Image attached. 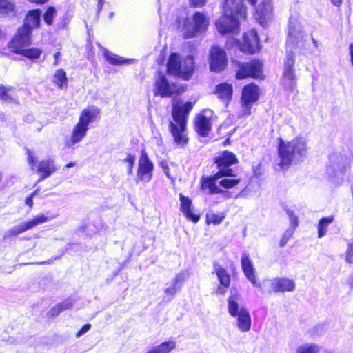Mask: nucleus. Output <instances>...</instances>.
<instances>
[{
    "label": "nucleus",
    "instance_id": "9",
    "mask_svg": "<svg viewBox=\"0 0 353 353\" xmlns=\"http://www.w3.org/2000/svg\"><path fill=\"white\" fill-rule=\"evenodd\" d=\"M259 88L256 85L249 84L243 88L241 96V114L243 116L251 114L252 105L259 99Z\"/></svg>",
    "mask_w": 353,
    "mask_h": 353
},
{
    "label": "nucleus",
    "instance_id": "25",
    "mask_svg": "<svg viewBox=\"0 0 353 353\" xmlns=\"http://www.w3.org/2000/svg\"><path fill=\"white\" fill-rule=\"evenodd\" d=\"M241 296L239 293L231 292L228 299V310L231 316H236L242 309H247L245 306L241 304Z\"/></svg>",
    "mask_w": 353,
    "mask_h": 353
},
{
    "label": "nucleus",
    "instance_id": "7",
    "mask_svg": "<svg viewBox=\"0 0 353 353\" xmlns=\"http://www.w3.org/2000/svg\"><path fill=\"white\" fill-rule=\"evenodd\" d=\"M304 43L305 35L302 26L296 19L290 18L287 38V52H292V48H302L304 46Z\"/></svg>",
    "mask_w": 353,
    "mask_h": 353
},
{
    "label": "nucleus",
    "instance_id": "50",
    "mask_svg": "<svg viewBox=\"0 0 353 353\" xmlns=\"http://www.w3.org/2000/svg\"><path fill=\"white\" fill-rule=\"evenodd\" d=\"M160 166L162 168L166 176L174 181V179L171 176L170 174V168L168 162L166 161H161L160 162Z\"/></svg>",
    "mask_w": 353,
    "mask_h": 353
},
{
    "label": "nucleus",
    "instance_id": "61",
    "mask_svg": "<svg viewBox=\"0 0 353 353\" xmlns=\"http://www.w3.org/2000/svg\"><path fill=\"white\" fill-rule=\"evenodd\" d=\"M75 164L76 163L74 162H70L67 165H65V168H70L74 167L75 165Z\"/></svg>",
    "mask_w": 353,
    "mask_h": 353
},
{
    "label": "nucleus",
    "instance_id": "24",
    "mask_svg": "<svg viewBox=\"0 0 353 353\" xmlns=\"http://www.w3.org/2000/svg\"><path fill=\"white\" fill-rule=\"evenodd\" d=\"M236 326L241 332H248L250 330L252 319L249 311L247 309H242L236 316Z\"/></svg>",
    "mask_w": 353,
    "mask_h": 353
},
{
    "label": "nucleus",
    "instance_id": "55",
    "mask_svg": "<svg viewBox=\"0 0 353 353\" xmlns=\"http://www.w3.org/2000/svg\"><path fill=\"white\" fill-rule=\"evenodd\" d=\"M60 55H61V54L59 52H57L54 54V65H57L59 64V59Z\"/></svg>",
    "mask_w": 353,
    "mask_h": 353
},
{
    "label": "nucleus",
    "instance_id": "34",
    "mask_svg": "<svg viewBox=\"0 0 353 353\" xmlns=\"http://www.w3.org/2000/svg\"><path fill=\"white\" fill-rule=\"evenodd\" d=\"M256 287L259 288L263 294L277 293L276 278L264 279L261 283H258Z\"/></svg>",
    "mask_w": 353,
    "mask_h": 353
},
{
    "label": "nucleus",
    "instance_id": "21",
    "mask_svg": "<svg viewBox=\"0 0 353 353\" xmlns=\"http://www.w3.org/2000/svg\"><path fill=\"white\" fill-rule=\"evenodd\" d=\"M41 14V12L39 9L28 11L25 17L23 25L21 28L32 33L33 30L40 26Z\"/></svg>",
    "mask_w": 353,
    "mask_h": 353
},
{
    "label": "nucleus",
    "instance_id": "26",
    "mask_svg": "<svg viewBox=\"0 0 353 353\" xmlns=\"http://www.w3.org/2000/svg\"><path fill=\"white\" fill-rule=\"evenodd\" d=\"M181 201L180 210L185 216L188 219L196 223L199 219V216L194 213V210L192 206V201L188 196H185L183 194H179Z\"/></svg>",
    "mask_w": 353,
    "mask_h": 353
},
{
    "label": "nucleus",
    "instance_id": "3",
    "mask_svg": "<svg viewBox=\"0 0 353 353\" xmlns=\"http://www.w3.org/2000/svg\"><path fill=\"white\" fill-rule=\"evenodd\" d=\"M240 182V179L231 171L230 175L218 172L213 176L204 179L201 183V189L208 194H223L225 198H230L231 194L223 191L220 187L225 189L236 186Z\"/></svg>",
    "mask_w": 353,
    "mask_h": 353
},
{
    "label": "nucleus",
    "instance_id": "39",
    "mask_svg": "<svg viewBox=\"0 0 353 353\" xmlns=\"http://www.w3.org/2000/svg\"><path fill=\"white\" fill-rule=\"evenodd\" d=\"M321 347L315 343H305L299 345L296 353H319Z\"/></svg>",
    "mask_w": 353,
    "mask_h": 353
},
{
    "label": "nucleus",
    "instance_id": "4",
    "mask_svg": "<svg viewBox=\"0 0 353 353\" xmlns=\"http://www.w3.org/2000/svg\"><path fill=\"white\" fill-rule=\"evenodd\" d=\"M208 25V19L201 12H196L191 17L179 18L177 21V28L184 38H192L203 33Z\"/></svg>",
    "mask_w": 353,
    "mask_h": 353
},
{
    "label": "nucleus",
    "instance_id": "12",
    "mask_svg": "<svg viewBox=\"0 0 353 353\" xmlns=\"http://www.w3.org/2000/svg\"><path fill=\"white\" fill-rule=\"evenodd\" d=\"M210 70L219 73L227 66L228 59L225 51L218 46H213L210 52Z\"/></svg>",
    "mask_w": 353,
    "mask_h": 353
},
{
    "label": "nucleus",
    "instance_id": "44",
    "mask_svg": "<svg viewBox=\"0 0 353 353\" xmlns=\"http://www.w3.org/2000/svg\"><path fill=\"white\" fill-rule=\"evenodd\" d=\"M12 88L11 87H6L4 85H0V98L1 100L5 101H12L13 97L10 94V92L12 91Z\"/></svg>",
    "mask_w": 353,
    "mask_h": 353
},
{
    "label": "nucleus",
    "instance_id": "57",
    "mask_svg": "<svg viewBox=\"0 0 353 353\" xmlns=\"http://www.w3.org/2000/svg\"><path fill=\"white\" fill-rule=\"evenodd\" d=\"M32 3L43 4L48 1V0H28Z\"/></svg>",
    "mask_w": 353,
    "mask_h": 353
},
{
    "label": "nucleus",
    "instance_id": "54",
    "mask_svg": "<svg viewBox=\"0 0 353 353\" xmlns=\"http://www.w3.org/2000/svg\"><path fill=\"white\" fill-rule=\"evenodd\" d=\"M190 3L194 7H201L206 3V0H190Z\"/></svg>",
    "mask_w": 353,
    "mask_h": 353
},
{
    "label": "nucleus",
    "instance_id": "35",
    "mask_svg": "<svg viewBox=\"0 0 353 353\" xmlns=\"http://www.w3.org/2000/svg\"><path fill=\"white\" fill-rule=\"evenodd\" d=\"M176 347V342L174 341L170 340L153 347L146 353H170L172 350H174Z\"/></svg>",
    "mask_w": 353,
    "mask_h": 353
},
{
    "label": "nucleus",
    "instance_id": "47",
    "mask_svg": "<svg viewBox=\"0 0 353 353\" xmlns=\"http://www.w3.org/2000/svg\"><path fill=\"white\" fill-rule=\"evenodd\" d=\"M286 213L290 218V225L292 228L291 230L294 231L295 228L299 225L298 217L290 210H287Z\"/></svg>",
    "mask_w": 353,
    "mask_h": 353
},
{
    "label": "nucleus",
    "instance_id": "37",
    "mask_svg": "<svg viewBox=\"0 0 353 353\" xmlns=\"http://www.w3.org/2000/svg\"><path fill=\"white\" fill-rule=\"evenodd\" d=\"M104 56L106 60L108 61V63L112 65H117L123 64H129L134 62L133 59H124L120 56L112 53L111 52L107 50L104 51Z\"/></svg>",
    "mask_w": 353,
    "mask_h": 353
},
{
    "label": "nucleus",
    "instance_id": "22",
    "mask_svg": "<svg viewBox=\"0 0 353 353\" xmlns=\"http://www.w3.org/2000/svg\"><path fill=\"white\" fill-rule=\"evenodd\" d=\"M99 112V109L97 107L84 108L80 113L77 123L89 129V125L96 120Z\"/></svg>",
    "mask_w": 353,
    "mask_h": 353
},
{
    "label": "nucleus",
    "instance_id": "19",
    "mask_svg": "<svg viewBox=\"0 0 353 353\" xmlns=\"http://www.w3.org/2000/svg\"><path fill=\"white\" fill-rule=\"evenodd\" d=\"M216 163L219 168L218 172L230 175L231 171H233L230 166L238 162L235 154L229 151H224L219 157L216 159Z\"/></svg>",
    "mask_w": 353,
    "mask_h": 353
},
{
    "label": "nucleus",
    "instance_id": "64",
    "mask_svg": "<svg viewBox=\"0 0 353 353\" xmlns=\"http://www.w3.org/2000/svg\"><path fill=\"white\" fill-rule=\"evenodd\" d=\"M37 194V191L36 190V191H34L33 192H32L29 196L33 199Z\"/></svg>",
    "mask_w": 353,
    "mask_h": 353
},
{
    "label": "nucleus",
    "instance_id": "2",
    "mask_svg": "<svg viewBox=\"0 0 353 353\" xmlns=\"http://www.w3.org/2000/svg\"><path fill=\"white\" fill-rule=\"evenodd\" d=\"M193 103L189 101L181 104L178 99L172 101V114L176 124L170 123L169 127L174 137V141L179 145H183L187 142V138L183 134L185 127L186 118L193 107Z\"/></svg>",
    "mask_w": 353,
    "mask_h": 353
},
{
    "label": "nucleus",
    "instance_id": "56",
    "mask_svg": "<svg viewBox=\"0 0 353 353\" xmlns=\"http://www.w3.org/2000/svg\"><path fill=\"white\" fill-rule=\"evenodd\" d=\"M26 204L27 205H28L29 207H30V208L32 207V205H33V199L30 197V196L27 197L26 199Z\"/></svg>",
    "mask_w": 353,
    "mask_h": 353
},
{
    "label": "nucleus",
    "instance_id": "52",
    "mask_svg": "<svg viewBox=\"0 0 353 353\" xmlns=\"http://www.w3.org/2000/svg\"><path fill=\"white\" fill-rule=\"evenodd\" d=\"M91 327V325L90 324L85 325L76 334L77 337H80L82 335H83L85 333H86Z\"/></svg>",
    "mask_w": 353,
    "mask_h": 353
},
{
    "label": "nucleus",
    "instance_id": "31",
    "mask_svg": "<svg viewBox=\"0 0 353 353\" xmlns=\"http://www.w3.org/2000/svg\"><path fill=\"white\" fill-rule=\"evenodd\" d=\"M272 6L270 3L263 4L261 8L258 9L255 14V18L261 26H265L267 21L270 19Z\"/></svg>",
    "mask_w": 353,
    "mask_h": 353
},
{
    "label": "nucleus",
    "instance_id": "29",
    "mask_svg": "<svg viewBox=\"0 0 353 353\" xmlns=\"http://www.w3.org/2000/svg\"><path fill=\"white\" fill-rule=\"evenodd\" d=\"M213 272L216 274L221 285L229 287L230 285V276L227 270L217 262L213 264Z\"/></svg>",
    "mask_w": 353,
    "mask_h": 353
},
{
    "label": "nucleus",
    "instance_id": "59",
    "mask_svg": "<svg viewBox=\"0 0 353 353\" xmlns=\"http://www.w3.org/2000/svg\"><path fill=\"white\" fill-rule=\"evenodd\" d=\"M350 56H351V61L353 65V44H351L350 46Z\"/></svg>",
    "mask_w": 353,
    "mask_h": 353
},
{
    "label": "nucleus",
    "instance_id": "45",
    "mask_svg": "<svg viewBox=\"0 0 353 353\" xmlns=\"http://www.w3.org/2000/svg\"><path fill=\"white\" fill-rule=\"evenodd\" d=\"M224 219L222 214H216L213 212H209L206 214V221L208 224L218 225L221 223Z\"/></svg>",
    "mask_w": 353,
    "mask_h": 353
},
{
    "label": "nucleus",
    "instance_id": "1",
    "mask_svg": "<svg viewBox=\"0 0 353 353\" xmlns=\"http://www.w3.org/2000/svg\"><path fill=\"white\" fill-rule=\"evenodd\" d=\"M310 147L305 137H296L290 141H281L279 145V162L278 166L285 170L294 163H299L307 157Z\"/></svg>",
    "mask_w": 353,
    "mask_h": 353
},
{
    "label": "nucleus",
    "instance_id": "43",
    "mask_svg": "<svg viewBox=\"0 0 353 353\" xmlns=\"http://www.w3.org/2000/svg\"><path fill=\"white\" fill-rule=\"evenodd\" d=\"M56 16V9L54 7H49L43 14V20L47 25L50 26L53 23Z\"/></svg>",
    "mask_w": 353,
    "mask_h": 353
},
{
    "label": "nucleus",
    "instance_id": "40",
    "mask_svg": "<svg viewBox=\"0 0 353 353\" xmlns=\"http://www.w3.org/2000/svg\"><path fill=\"white\" fill-rule=\"evenodd\" d=\"M73 303L71 300L68 299L54 306L48 312V315L52 317L58 316L61 312L72 308Z\"/></svg>",
    "mask_w": 353,
    "mask_h": 353
},
{
    "label": "nucleus",
    "instance_id": "28",
    "mask_svg": "<svg viewBox=\"0 0 353 353\" xmlns=\"http://www.w3.org/2000/svg\"><path fill=\"white\" fill-rule=\"evenodd\" d=\"M241 267L247 279L252 283L253 285L258 286V282L256 281L254 275V266L248 254H243L242 256Z\"/></svg>",
    "mask_w": 353,
    "mask_h": 353
},
{
    "label": "nucleus",
    "instance_id": "53",
    "mask_svg": "<svg viewBox=\"0 0 353 353\" xmlns=\"http://www.w3.org/2000/svg\"><path fill=\"white\" fill-rule=\"evenodd\" d=\"M228 288V287H225V285L220 284L216 290V293L217 294L224 295L226 293Z\"/></svg>",
    "mask_w": 353,
    "mask_h": 353
},
{
    "label": "nucleus",
    "instance_id": "48",
    "mask_svg": "<svg viewBox=\"0 0 353 353\" xmlns=\"http://www.w3.org/2000/svg\"><path fill=\"white\" fill-rule=\"evenodd\" d=\"M26 154L28 155V163L31 166V169L34 170L36 167V157L33 154V152L29 149H26Z\"/></svg>",
    "mask_w": 353,
    "mask_h": 353
},
{
    "label": "nucleus",
    "instance_id": "16",
    "mask_svg": "<svg viewBox=\"0 0 353 353\" xmlns=\"http://www.w3.org/2000/svg\"><path fill=\"white\" fill-rule=\"evenodd\" d=\"M178 89L175 84L170 83L163 74H159L155 81L154 94L161 97H170L176 93Z\"/></svg>",
    "mask_w": 353,
    "mask_h": 353
},
{
    "label": "nucleus",
    "instance_id": "23",
    "mask_svg": "<svg viewBox=\"0 0 353 353\" xmlns=\"http://www.w3.org/2000/svg\"><path fill=\"white\" fill-rule=\"evenodd\" d=\"M57 171L54 159L48 158L41 161L37 166V172L41 175L38 181L44 180Z\"/></svg>",
    "mask_w": 353,
    "mask_h": 353
},
{
    "label": "nucleus",
    "instance_id": "38",
    "mask_svg": "<svg viewBox=\"0 0 353 353\" xmlns=\"http://www.w3.org/2000/svg\"><path fill=\"white\" fill-rule=\"evenodd\" d=\"M52 82L59 88H63L68 84L66 72L63 69L56 70L53 76Z\"/></svg>",
    "mask_w": 353,
    "mask_h": 353
},
{
    "label": "nucleus",
    "instance_id": "13",
    "mask_svg": "<svg viewBox=\"0 0 353 353\" xmlns=\"http://www.w3.org/2000/svg\"><path fill=\"white\" fill-rule=\"evenodd\" d=\"M222 8L226 15L240 19L247 17V10L244 4V0H224Z\"/></svg>",
    "mask_w": 353,
    "mask_h": 353
},
{
    "label": "nucleus",
    "instance_id": "36",
    "mask_svg": "<svg viewBox=\"0 0 353 353\" xmlns=\"http://www.w3.org/2000/svg\"><path fill=\"white\" fill-rule=\"evenodd\" d=\"M0 14L8 17L16 15V6L10 0H0Z\"/></svg>",
    "mask_w": 353,
    "mask_h": 353
},
{
    "label": "nucleus",
    "instance_id": "18",
    "mask_svg": "<svg viewBox=\"0 0 353 353\" xmlns=\"http://www.w3.org/2000/svg\"><path fill=\"white\" fill-rule=\"evenodd\" d=\"M347 161V158L343 155H331L327 172L333 176H343L346 170Z\"/></svg>",
    "mask_w": 353,
    "mask_h": 353
},
{
    "label": "nucleus",
    "instance_id": "62",
    "mask_svg": "<svg viewBox=\"0 0 353 353\" xmlns=\"http://www.w3.org/2000/svg\"><path fill=\"white\" fill-rule=\"evenodd\" d=\"M251 5L252 6H254L256 2H257V0H247Z\"/></svg>",
    "mask_w": 353,
    "mask_h": 353
},
{
    "label": "nucleus",
    "instance_id": "27",
    "mask_svg": "<svg viewBox=\"0 0 353 353\" xmlns=\"http://www.w3.org/2000/svg\"><path fill=\"white\" fill-rule=\"evenodd\" d=\"M232 85L228 83H222L216 86L214 93L219 99L223 101L225 105H228L232 96Z\"/></svg>",
    "mask_w": 353,
    "mask_h": 353
},
{
    "label": "nucleus",
    "instance_id": "30",
    "mask_svg": "<svg viewBox=\"0 0 353 353\" xmlns=\"http://www.w3.org/2000/svg\"><path fill=\"white\" fill-rule=\"evenodd\" d=\"M185 275L184 272L179 273L172 281L170 285L165 289L164 292L167 296H173L181 288L182 283L185 281Z\"/></svg>",
    "mask_w": 353,
    "mask_h": 353
},
{
    "label": "nucleus",
    "instance_id": "60",
    "mask_svg": "<svg viewBox=\"0 0 353 353\" xmlns=\"http://www.w3.org/2000/svg\"><path fill=\"white\" fill-rule=\"evenodd\" d=\"M332 1L335 6H339L342 3L343 0H332Z\"/></svg>",
    "mask_w": 353,
    "mask_h": 353
},
{
    "label": "nucleus",
    "instance_id": "15",
    "mask_svg": "<svg viewBox=\"0 0 353 353\" xmlns=\"http://www.w3.org/2000/svg\"><path fill=\"white\" fill-rule=\"evenodd\" d=\"M239 19L238 18L226 15L223 12V14L216 21V27L218 32L221 34L237 33L239 29Z\"/></svg>",
    "mask_w": 353,
    "mask_h": 353
},
{
    "label": "nucleus",
    "instance_id": "51",
    "mask_svg": "<svg viewBox=\"0 0 353 353\" xmlns=\"http://www.w3.org/2000/svg\"><path fill=\"white\" fill-rule=\"evenodd\" d=\"M345 259L348 263H353V243L348 246Z\"/></svg>",
    "mask_w": 353,
    "mask_h": 353
},
{
    "label": "nucleus",
    "instance_id": "58",
    "mask_svg": "<svg viewBox=\"0 0 353 353\" xmlns=\"http://www.w3.org/2000/svg\"><path fill=\"white\" fill-rule=\"evenodd\" d=\"M104 3V0H98L97 8L99 11L102 9L103 5Z\"/></svg>",
    "mask_w": 353,
    "mask_h": 353
},
{
    "label": "nucleus",
    "instance_id": "5",
    "mask_svg": "<svg viewBox=\"0 0 353 353\" xmlns=\"http://www.w3.org/2000/svg\"><path fill=\"white\" fill-rule=\"evenodd\" d=\"M194 70V60L192 56L188 55L181 58L176 53H172L170 55L167 63V71L170 75L178 77L186 81L191 78Z\"/></svg>",
    "mask_w": 353,
    "mask_h": 353
},
{
    "label": "nucleus",
    "instance_id": "8",
    "mask_svg": "<svg viewBox=\"0 0 353 353\" xmlns=\"http://www.w3.org/2000/svg\"><path fill=\"white\" fill-rule=\"evenodd\" d=\"M295 55L293 52H287L286 59L281 83L286 90H294L296 86V78L294 72Z\"/></svg>",
    "mask_w": 353,
    "mask_h": 353
},
{
    "label": "nucleus",
    "instance_id": "11",
    "mask_svg": "<svg viewBox=\"0 0 353 353\" xmlns=\"http://www.w3.org/2000/svg\"><path fill=\"white\" fill-rule=\"evenodd\" d=\"M32 33L19 27L13 38L8 44V48L13 52L19 54L31 44Z\"/></svg>",
    "mask_w": 353,
    "mask_h": 353
},
{
    "label": "nucleus",
    "instance_id": "63",
    "mask_svg": "<svg viewBox=\"0 0 353 353\" xmlns=\"http://www.w3.org/2000/svg\"><path fill=\"white\" fill-rule=\"evenodd\" d=\"M312 42H313L314 45V46L316 48H318V41L315 39H314V38H312Z\"/></svg>",
    "mask_w": 353,
    "mask_h": 353
},
{
    "label": "nucleus",
    "instance_id": "42",
    "mask_svg": "<svg viewBox=\"0 0 353 353\" xmlns=\"http://www.w3.org/2000/svg\"><path fill=\"white\" fill-rule=\"evenodd\" d=\"M334 221V216L322 218L318 225V236L321 238L326 234L328 225Z\"/></svg>",
    "mask_w": 353,
    "mask_h": 353
},
{
    "label": "nucleus",
    "instance_id": "14",
    "mask_svg": "<svg viewBox=\"0 0 353 353\" xmlns=\"http://www.w3.org/2000/svg\"><path fill=\"white\" fill-rule=\"evenodd\" d=\"M262 73V63L258 60H253L246 63L240 65L236 72V78L243 79L249 77L261 78Z\"/></svg>",
    "mask_w": 353,
    "mask_h": 353
},
{
    "label": "nucleus",
    "instance_id": "46",
    "mask_svg": "<svg viewBox=\"0 0 353 353\" xmlns=\"http://www.w3.org/2000/svg\"><path fill=\"white\" fill-rule=\"evenodd\" d=\"M126 163L127 173L129 175L132 174L133 167L135 162V157L132 154H128L127 157L123 160Z\"/></svg>",
    "mask_w": 353,
    "mask_h": 353
},
{
    "label": "nucleus",
    "instance_id": "6",
    "mask_svg": "<svg viewBox=\"0 0 353 353\" xmlns=\"http://www.w3.org/2000/svg\"><path fill=\"white\" fill-rule=\"evenodd\" d=\"M57 216V214H49V213H48L47 215L38 214L34 216L32 219L22 222L7 230L4 232L3 239H8L14 236H17L29 230H31L38 225L48 222Z\"/></svg>",
    "mask_w": 353,
    "mask_h": 353
},
{
    "label": "nucleus",
    "instance_id": "17",
    "mask_svg": "<svg viewBox=\"0 0 353 353\" xmlns=\"http://www.w3.org/2000/svg\"><path fill=\"white\" fill-rule=\"evenodd\" d=\"M240 49L241 51L248 54H254L259 50V40L254 30L252 29L243 34Z\"/></svg>",
    "mask_w": 353,
    "mask_h": 353
},
{
    "label": "nucleus",
    "instance_id": "49",
    "mask_svg": "<svg viewBox=\"0 0 353 353\" xmlns=\"http://www.w3.org/2000/svg\"><path fill=\"white\" fill-rule=\"evenodd\" d=\"M293 233H294V231L292 230L291 228L287 230L284 232V234H283V236H282V238H281V239L280 241V245L281 247H283V246L285 245V244L287 243L288 239L292 236Z\"/></svg>",
    "mask_w": 353,
    "mask_h": 353
},
{
    "label": "nucleus",
    "instance_id": "20",
    "mask_svg": "<svg viewBox=\"0 0 353 353\" xmlns=\"http://www.w3.org/2000/svg\"><path fill=\"white\" fill-rule=\"evenodd\" d=\"M212 115L211 111L205 110L197 116L195 121V128L197 133L200 136L206 137L211 130Z\"/></svg>",
    "mask_w": 353,
    "mask_h": 353
},
{
    "label": "nucleus",
    "instance_id": "10",
    "mask_svg": "<svg viewBox=\"0 0 353 353\" xmlns=\"http://www.w3.org/2000/svg\"><path fill=\"white\" fill-rule=\"evenodd\" d=\"M154 164L149 159L146 152L143 150L138 162L136 182L148 183L153 176Z\"/></svg>",
    "mask_w": 353,
    "mask_h": 353
},
{
    "label": "nucleus",
    "instance_id": "41",
    "mask_svg": "<svg viewBox=\"0 0 353 353\" xmlns=\"http://www.w3.org/2000/svg\"><path fill=\"white\" fill-rule=\"evenodd\" d=\"M41 54L42 50L39 48L26 47L23 49L18 54H21L30 60H35L39 59Z\"/></svg>",
    "mask_w": 353,
    "mask_h": 353
},
{
    "label": "nucleus",
    "instance_id": "32",
    "mask_svg": "<svg viewBox=\"0 0 353 353\" xmlns=\"http://www.w3.org/2000/svg\"><path fill=\"white\" fill-rule=\"evenodd\" d=\"M88 129L85 127L77 123L72 131L70 137V143L72 145L79 143L86 136Z\"/></svg>",
    "mask_w": 353,
    "mask_h": 353
},
{
    "label": "nucleus",
    "instance_id": "33",
    "mask_svg": "<svg viewBox=\"0 0 353 353\" xmlns=\"http://www.w3.org/2000/svg\"><path fill=\"white\" fill-rule=\"evenodd\" d=\"M277 293L292 292L295 289V282L285 277H276Z\"/></svg>",
    "mask_w": 353,
    "mask_h": 353
}]
</instances>
